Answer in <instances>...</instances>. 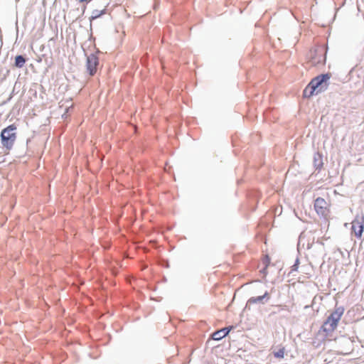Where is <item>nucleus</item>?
I'll return each mask as SVG.
<instances>
[{"instance_id":"obj_1","label":"nucleus","mask_w":364,"mask_h":364,"mask_svg":"<svg viewBox=\"0 0 364 364\" xmlns=\"http://www.w3.org/2000/svg\"><path fill=\"white\" fill-rule=\"evenodd\" d=\"M345 311L344 307L336 306L323 322L318 333L322 334L326 340H331L333 332L338 327V323Z\"/></svg>"},{"instance_id":"obj_2","label":"nucleus","mask_w":364,"mask_h":364,"mask_svg":"<svg viewBox=\"0 0 364 364\" xmlns=\"http://www.w3.org/2000/svg\"><path fill=\"white\" fill-rule=\"evenodd\" d=\"M331 77V73L321 74L314 77L304 90V97L309 98L326 91L328 87V80Z\"/></svg>"},{"instance_id":"obj_3","label":"nucleus","mask_w":364,"mask_h":364,"mask_svg":"<svg viewBox=\"0 0 364 364\" xmlns=\"http://www.w3.org/2000/svg\"><path fill=\"white\" fill-rule=\"evenodd\" d=\"M17 127L15 124H11L4 128L1 132V141L4 147L7 150L11 149L16 139Z\"/></svg>"},{"instance_id":"obj_4","label":"nucleus","mask_w":364,"mask_h":364,"mask_svg":"<svg viewBox=\"0 0 364 364\" xmlns=\"http://www.w3.org/2000/svg\"><path fill=\"white\" fill-rule=\"evenodd\" d=\"M328 203L322 198H317L314 202V209L316 213L325 218H328L330 214Z\"/></svg>"},{"instance_id":"obj_5","label":"nucleus","mask_w":364,"mask_h":364,"mask_svg":"<svg viewBox=\"0 0 364 364\" xmlns=\"http://www.w3.org/2000/svg\"><path fill=\"white\" fill-rule=\"evenodd\" d=\"M352 232L358 238H361L364 229V216H357L352 222Z\"/></svg>"},{"instance_id":"obj_6","label":"nucleus","mask_w":364,"mask_h":364,"mask_svg":"<svg viewBox=\"0 0 364 364\" xmlns=\"http://www.w3.org/2000/svg\"><path fill=\"white\" fill-rule=\"evenodd\" d=\"M99 64L98 58L95 55H90L87 58V68L90 75H95L97 72Z\"/></svg>"},{"instance_id":"obj_7","label":"nucleus","mask_w":364,"mask_h":364,"mask_svg":"<svg viewBox=\"0 0 364 364\" xmlns=\"http://www.w3.org/2000/svg\"><path fill=\"white\" fill-rule=\"evenodd\" d=\"M231 328H232V327L224 328H222L219 331L214 332L212 334V338L215 341H219V340L222 339L223 338L225 337L229 333Z\"/></svg>"},{"instance_id":"obj_8","label":"nucleus","mask_w":364,"mask_h":364,"mask_svg":"<svg viewBox=\"0 0 364 364\" xmlns=\"http://www.w3.org/2000/svg\"><path fill=\"white\" fill-rule=\"evenodd\" d=\"M319 54L318 59H314V63L316 64L325 63L326 62V50L323 48H318L316 50Z\"/></svg>"},{"instance_id":"obj_9","label":"nucleus","mask_w":364,"mask_h":364,"mask_svg":"<svg viewBox=\"0 0 364 364\" xmlns=\"http://www.w3.org/2000/svg\"><path fill=\"white\" fill-rule=\"evenodd\" d=\"M264 298H267V299H269V294L267 292H265L262 296H255V297H251L247 301V305L256 304V303H262V301Z\"/></svg>"},{"instance_id":"obj_10","label":"nucleus","mask_w":364,"mask_h":364,"mask_svg":"<svg viewBox=\"0 0 364 364\" xmlns=\"http://www.w3.org/2000/svg\"><path fill=\"white\" fill-rule=\"evenodd\" d=\"M26 58L22 55H17L15 58L14 65L16 68H21L24 66L26 63Z\"/></svg>"},{"instance_id":"obj_11","label":"nucleus","mask_w":364,"mask_h":364,"mask_svg":"<svg viewBox=\"0 0 364 364\" xmlns=\"http://www.w3.org/2000/svg\"><path fill=\"white\" fill-rule=\"evenodd\" d=\"M286 353V350L284 347H281L278 350L274 351L273 353L274 356L277 358H284Z\"/></svg>"},{"instance_id":"obj_12","label":"nucleus","mask_w":364,"mask_h":364,"mask_svg":"<svg viewBox=\"0 0 364 364\" xmlns=\"http://www.w3.org/2000/svg\"><path fill=\"white\" fill-rule=\"evenodd\" d=\"M262 262L264 264V272L267 270L270 264V258L268 255H265L262 259Z\"/></svg>"},{"instance_id":"obj_13","label":"nucleus","mask_w":364,"mask_h":364,"mask_svg":"<svg viewBox=\"0 0 364 364\" xmlns=\"http://www.w3.org/2000/svg\"><path fill=\"white\" fill-rule=\"evenodd\" d=\"M299 263V259H296L295 264L292 266L293 270H296V271L297 270Z\"/></svg>"},{"instance_id":"obj_14","label":"nucleus","mask_w":364,"mask_h":364,"mask_svg":"<svg viewBox=\"0 0 364 364\" xmlns=\"http://www.w3.org/2000/svg\"><path fill=\"white\" fill-rule=\"evenodd\" d=\"M77 1L80 2V3H89L92 0H76Z\"/></svg>"}]
</instances>
